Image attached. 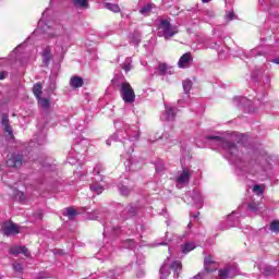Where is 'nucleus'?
<instances>
[{
	"label": "nucleus",
	"mask_w": 279,
	"mask_h": 279,
	"mask_svg": "<svg viewBox=\"0 0 279 279\" xmlns=\"http://www.w3.org/2000/svg\"><path fill=\"white\" fill-rule=\"evenodd\" d=\"M10 253L13 254L14 256L19 254H23L24 256H29V251L25 246H13L10 250Z\"/></svg>",
	"instance_id": "obj_10"
},
{
	"label": "nucleus",
	"mask_w": 279,
	"mask_h": 279,
	"mask_svg": "<svg viewBox=\"0 0 279 279\" xmlns=\"http://www.w3.org/2000/svg\"><path fill=\"white\" fill-rule=\"evenodd\" d=\"M44 64H49L51 61V47L47 46L41 52Z\"/></svg>",
	"instance_id": "obj_12"
},
{
	"label": "nucleus",
	"mask_w": 279,
	"mask_h": 279,
	"mask_svg": "<svg viewBox=\"0 0 279 279\" xmlns=\"http://www.w3.org/2000/svg\"><path fill=\"white\" fill-rule=\"evenodd\" d=\"M8 167H21L23 165V157L19 155H12L8 160H7Z\"/></svg>",
	"instance_id": "obj_8"
},
{
	"label": "nucleus",
	"mask_w": 279,
	"mask_h": 279,
	"mask_svg": "<svg viewBox=\"0 0 279 279\" xmlns=\"http://www.w3.org/2000/svg\"><path fill=\"white\" fill-rule=\"evenodd\" d=\"M161 121H175V108L166 106L165 112L161 116Z\"/></svg>",
	"instance_id": "obj_7"
},
{
	"label": "nucleus",
	"mask_w": 279,
	"mask_h": 279,
	"mask_svg": "<svg viewBox=\"0 0 279 279\" xmlns=\"http://www.w3.org/2000/svg\"><path fill=\"white\" fill-rule=\"evenodd\" d=\"M236 275V268L234 266H226L225 268L219 270V278L220 279H229L234 278Z\"/></svg>",
	"instance_id": "obj_5"
},
{
	"label": "nucleus",
	"mask_w": 279,
	"mask_h": 279,
	"mask_svg": "<svg viewBox=\"0 0 279 279\" xmlns=\"http://www.w3.org/2000/svg\"><path fill=\"white\" fill-rule=\"evenodd\" d=\"M33 93L36 97V99H40L43 95V85L40 83H37L33 86Z\"/></svg>",
	"instance_id": "obj_20"
},
{
	"label": "nucleus",
	"mask_w": 279,
	"mask_h": 279,
	"mask_svg": "<svg viewBox=\"0 0 279 279\" xmlns=\"http://www.w3.org/2000/svg\"><path fill=\"white\" fill-rule=\"evenodd\" d=\"M248 208H250L251 210H258V204H256V203H251V204L248 205Z\"/></svg>",
	"instance_id": "obj_39"
},
{
	"label": "nucleus",
	"mask_w": 279,
	"mask_h": 279,
	"mask_svg": "<svg viewBox=\"0 0 279 279\" xmlns=\"http://www.w3.org/2000/svg\"><path fill=\"white\" fill-rule=\"evenodd\" d=\"M191 180V170L183 169L177 177V186L178 189H184Z\"/></svg>",
	"instance_id": "obj_3"
},
{
	"label": "nucleus",
	"mask_w": 279,
	"mask_h": 279,
	"mask_svg": "<svg viewBox=\"0 0 279 279\" xmlns=\"http://www.w3.org/2000/svg\"><path fill=\"white\" fill-rule=\"evenodd\" d=\"M192 199H193L194 204H196V206H198V208H202V204L204 202V197H202V194L199 192L194 191Z\"/></svg>",
	"instance_id": "obj_16"
},
{
	"label": "nucleus",
	"mask_w": 279,
	"mask_h": 279,
	"mask_svg": "<svg viewBox=\"0 0 279 279\" xmlns=\"http://www.w3.org/2000/svg\"><path fill=\"white\" fill-rule=\"evenodd\" d=\"M210 265H215V259L213 258V256L208 255L204 259L205 270L213 271V269H209Z\"/></svg>",
	"instance_id": "obj_21"
},
{
	"label": "nucleus",
	"mask_w": 279,
	"mask_h": 279,
	"mask_svg": "<svg viewBox=\"0 0 279 279\" xmlns=\"http://www.w3.org/2000/svg\"><path fill=\"white\" fill-rule=\"evenodd\" d=\"M194 279H204V274L199 272L194 277Z\"/></svg>",
	"instance_id": "obj_41"
},
{
	"label": "nucleus",
	"mask_w": 279,
	"mask_h": 279,
	"mask_svg": "<svg viewBox=\"0 0 279 279\" xmlns=\"http://www.w3.org/2000/svg\"><path fill=\"white\" fill-rule=\"evenodd\" d=\"M120 93L124 104H134V101H136V94L134 93V88H132V85H130V83H121Z\"/></svg>",
	"instance_id": "obj_1"
},
{
	"label": "nucleus",
	"mask_w": 279,
	"mask_h": 279,
	"mask_svg": "<svg viewBox=\"0 0 279 279\" xmlns=\"http://www.w3.org/2000/svg\"><path fill=\"white\" fill-rule=\"evenodd\" d=\"M227 19H228V21H234V12L229 11L227 14Z\"/></svg>",
	"instance_id": "obj_38"
},
{
	"label": "nucleus",
	"mask_w": 279,
	"mask_h": 279,
	"mask_svg": "<svg viewBox=\"0 0 279 279\" xmlns=\"http://www.w3.org/2000/svg\"><path fill=\"white\" fill-rule=\"evenodd\" d=\"M122 69L123 71H125V73H129V71H132V59H126L122 65Z\"/></svg>",
	"instance_id": "obj_26"
},
{
	"label": "nucleus",
	"mask_w": 279,
	"mask_h": 279,
	"mask_svg": "<svg viewBox=\"0 0 279 279\" xmlns=\"http://www.w3.org/2000/svg\"><path fill=\"white\" fill-rule=\"evenodd\" d=\"M13 269H14V271L21 272V271H23V265H21L20 263H14Z\"/></svg>",
	"instance_id": "obj_35"
},
{
	"label": "nucleus",
	"mask_w": 279,
	"mask_h": 279,
	"mask_svg": "<svg viewBox=\"0 0 279 279\" xmlns=\"http://www.w3.org/2000/svg\"><path fill=\"white\" fill-rule=\"evenodd\" d=\"M178 276H180V274H179V272H177V278H178Z\"/></svg>",
	"instance_id": "obj_47"
},
{
	"label": "nucleus",
	"mask_w": 279,
	"mask_h": 279,
	"mask_svg": "<svg viewBox=\"0 0 279 279\" xmlns=\"http://www.w3.org/2000/svg\"><path fill=\"white\" fill-rule=\"evenodd\" d=\"M263 171H265V169L258 163L254 165L251 169V173H263Z\"/></svg>",
	"instance_id": "obj_31"
},
{
	"label": "nucleus",
	"mask_w": 279,
	"mask_h": 279,
	"mask_svg": "<svg viewBox=\"0 0 279 279\" xmlns=\"http://www.w3.org/2000/svg\"><path fill=\"white\" fill-rule=\"evenodd\" d=\"M159 71H160V73H162V75L173 74V69L171 66L167 65L166 63H161L159 65Z\"/></svg>",
	"instance_id": "obj_18"
},
{
	"label": "nucleus",
	"mask_w": 279,
	"mask_h": 279,
	"mask_svg": "<svg viewBox=\"0 0 279 279\" xmlns=\"http://www.w3.org/2000/svg\"><path fill=\"white\" fill-rule=\"evenodd\" d=\"M151 12V4H147L142 10H140V13L144 16H149V13Z\"/></svg>",
	"instance_id": "obj_29"
},
{
	"label": "nucleus",
	"mask_w": 279,
	"mask_h": 279,
	"mask_svg": "<svg viewBox=\"0 0 279 279\" xmlns=\"http://www.w3.org/2000/svg\"><path fill=\"white\" fill-rule=\"evenodd\" d=\"M107 145H110V140L107 141Z\"/></svg>",
	"instance_id": "obj_46"
},
{
	"label": "nucleus",
	"mask_w": 279,
	"mask_h": 279,
	"mask_svg": "<svg viewBox=\"0 0 279 279\" xmlns=\"http://www.w3.org/2000/svg\"><path fill=\"white\" fill-rule=\"evenodd\" d=\"M38 100V106H40V108H44V110H49L50 106H51V100L49 98H45V97H39L37 98Z\"/></svg>",
	"instance_id": "obj_15"
},
{
	"label": "nucleus",
	"mask_w": 279,
	"mask_h": 279,
	"mask_svg": "<svg viewBox=\"0 0 279 279\" xmlns=\"http://www.w3.org/2000/svg\"><path fill=\"white\" fill-rule=\"evenodd\" d=\"M65 217H69V219H73L75 215H77V211L74 208H66L64 211Z\"/></svg>",
	"instance_id": "obj_25"
},
{
	"label": "nucleus",
	"mask_w": 279,
	"mask_h": 279,
	"mask_svg": "<svg viewBox=\"0 0 279 279\" xmlns=\"http://www.w3.org/2000/svg\"><path fill=\"white\" fill-rule=\"evenodd\" d=\"M11 192H9L10 195H12L13 197H21L23 196V192L17 191L16 187H10Z\"/></svg>",
	"instance_id": "obj_30"
},
{
	"label": "nucleus",
	"mask_w": 279,
	"mask_h": 279,
	"mask_svg": "<svg viewBox=\"0 0 279 279\" xmlns=\"http://www.w3.org/2000/svg\"><path fill=\"white\" fill-rule=\"evenodd\" d=\"M191 88H193V82L191 80L183 81L184 93L186 94L191 93Z\"/></svg>",
	"instance_id": "obj_23"
},
{
	"label": "nucleus",
	"mask_w": 279,
	"mask_h": 279,
	"mask_svg": "<svg viewBox=\"0 0 279 279\" xmlns=\"http://www.w3.org/2000/svg\"><path fill=\"white\" fill-rule=\"evenodd\" d=\"M272 62H274L275 64H279V57L276 58V59H274Z\"/></svg>",
	"instance_id": "obj_42"
},
{
	"label": "nucleus",
	"mask_w": 279,
	"mask_h": 279,
	"mask_svg": "<svg viewBox=\"0 0 279 279\" xmlns=\"http://www.w3.org/2000/svg\"><path fill=\"white\" fill-rule=\"evenodd\" d=\"M74 8L78 10H88V0H72Z\"/></svg>",
	"instance_id": "obj_14"
},
{
	"label": "nucleus",
	"mask_w": 279,
	"mask_h": 279,
	"mask_svg": "<svg viewBox=\"0 0 279 279\" xmlns=\"http://www.w3.org/2000/svg\"><path fill=\"white\" fill-rule=\"evenodd\" d=\"M222 147L231 156H236V154H239V148L236 147V144H233L231 142H222Z\"/></svg>",
	"instance_id": "obj_9"
},
{
	"label": "nucleus",
	"mask_w": 279,
	"mask_h": 279,
	"mask_svg": "<svg viewBox=\"0 0 279 279\" xmlns=\"http://www.w3.org/2000/svg\"><path fill=\"white\" fill-rule=\"evenodd\" d=\"M70 85L72 88H82L84 86V80L80 76H73L70 80Z\"/></svg>",
	"instance_id": "obj_13"
},
{
	"label": "nucleus",
	"mask_w": 279,
	"mask_h": 279,
	"mask_svg": "<svg viewBox=\"0 0 279 279\" xmlns=\"http://www.w3.org/2000/svg\"><path fill=\"white\" fill-rule=\"evenodd\" d=\"M171 268L174 269V271H178V269H182V263H180V262H174V263L171 265Z\"/></svg>",
	"instance_id": "obj_34"
},
{
	"label": "nucleus",
	"mask_w": 279,
	"mask_h": 279,
	"mask_svg": "<svg viewBox=\"0 0 279 279\" xmlns=\"http://www.w3.org/2000/svg\"><path fill=\"white\" fill-rule=\"evenodd\" d=\"M62 36V33L56 32V33H49L50 38H59Z\"/></svg>",
	"instance_id": "obj_36"
},
{
	"label": "nucleus",
	"mask_w": 279,
	"mask_h": 279,
	"mask_svg": "<svg viewBox=\"0 0 279 279\" xmlns=\"http://www.w3.org/2000/svg\"><path fill=\"white\" fill-rule=\"evenodd\" d=\"M270 231L279 232V221L278 220H275L270 223Z\"/></svg>",
	"instance_id": "obj_33"
},
{
	"label": "nucleus",
	"mask_w": 279,
	"mask_h": 279,
	"mask_svg": "<svg viewBox=\"0 0 279 279\" xmlns=\"http://www.w3.org/2000/svg\"><path fill=\"white\" fill-rule=\"evenodd\" d=\"M102 167L101 166H97L95 169H94V174L95 175H99L102 171Z\"/></svg>",
	"instance_id": "obj_37"
},
{
	"label": "nucleus",
	"mask_w": 279,
	"mask_h": 279,
	"mask_svg": "<svg viewBox=\"0 0 279 279\" xmlns=\"http://www.w3.org/2000/svg\"><path fill=\"white\" fill-rule=\"evenodd\" d=\"M161 278H167L169 276V265L165 263L160 268Z\"/></svg>",
	"instance_id": "obj_27"
},
{
	"label": "nucleus",
	"mask_w": 279,
	"mask_h": 279,
	"mask_svg": "<svg viewBox=\"0 0 279 279\" xmlns=\"http://www.w3.org/2000/svg\"><path fill=\"white\" fill-rule=\"evenodd\" d=\"M203 3H210V0H202Z\"/></svg>",
	"instance_id": "obj_43"
},
{
	"label": "nucleus",
	"mask_w": 279,
	"mask_h": 279,
	"mask_svg": "<svg viewBox=\"0 0 279 279\" xmlns=\"http://www.w3.org/2000/svg\"><path fill=\"white\" fill-rule=\"evenodd\" d=\"M8 75V73L5 72H0V80H5V76Z\"/></svg>",
	"instance_id": "obj_40"
},
{
	"label": "nucleus",
	"mask_w": 279,
	"mask_h": 279,
	"mask_svg": "<svg viewBox=\"0 0 279 279\" xmlns=\"http://www.w3.org/2000/svg\"><path fill=\"white\" fill-rule=\"evenodd\" d=\"M210 138H216V141H221L219 137H210Z\"/></svg>",
	"instance_id": "obj_44"
},
{
	"label": "nucleus",
	"mask_w": 279,
	"mask_h": 279,
	"mask_svg": "<svg viewBox=\"0 0 279 279\" xmlns=\"http://www.w3.org/2000/svg\"><path fill=\"white\" fill-rule=\"evenodd\" d=\"M90 191H93L94 193H96V195H101V193H104V186L97 184V183H94L92 186H90Z\"/></svg>",
	"instance_id": "obj_22"
},
{
	"label": "nucleus",
	"mask_w": 279,
	"mask_h": 279,
	"mask_svg": "<svg viewBox=\"0 0 279 279\" xmlns=\"http://www.w3.org/2000/svg\"><path fill=\"white\" fill-rule=\"evenodd\" d=\"M2 128H3L7 136H9V138H12V126H10L8 116L2 117Z\"/></svg>",
	"instance_id": "obj_11"
},
{
	"label": "nucleus",
	"mask_w": 279,
	"mask_h": 279,
	"mask_svg": "<svg viewBox=\"0 0 279 279\" xmlns=\"http://www.w3.org/2000/svg\"><path fill=\"white\" fill-rule=\"evenodd\" d=\"M2 232L5 234V236H13L14 234H19V232H21V228H19L14 222H4L2 225Z\"/></svg>",
	"instance_id": "obj_4"
},
{
	"label": "nucleus",
	"mask_w": 279,
	"mask_h": 279,
	"mask_svg": "<svg viewBox=\"0 0 279 279\" xmlns=\"http://www.w3.org/2000/svg\"><path fill=\"white\" fill-rule=\"evenodd\" d=\"M195 247H196L195 242H187L181 246V250L183 254H189V252H193Z\"/></svg>",
	"instance_id": "obj_17"
},
{
	"label": "nucleus",
	"mask_w": 279,
	"mask_h": 279,
	"mask_svg": "<svg viewBox=\"0 0 279 279\" xmlns=\"http://www.w3.org/2000/svg\"><path fill=\"white\" fill-rule=\"evenodd\" d=\"M193 63V56L190 52L184 53L178 61L179 69H189Z\"/></svg>",
	"instance_id": "obj_6"
},
{
	"label": "nucleus",
	"mask_w": 279,
	"mask_h": 279,
	"mask_svg": "<svg viewBox=\"0 0 279 279\" xmlns=\"http://www.w3.org/2000/svg\"><path fill=\"white\" fill-rule=\"evenodd\" d=\"M51 90H56V85L52 86Z\"/></svg>",
	"instance_id": "obj_45"
},
{
	"label": "nucleus",
	"mask_w": 279,
	"mask_h": 279,
	"mask_svg": "<svg viewBox=\"0 0 279 279\" xmlns=\"http://www.w3.org/2000/svg\"><path fill=\"white\" fill-rule=\"evenodd\" d=\"M159 29V36H162L166 40L173 38V36L178 34V27L171 26V23H169L167 20L161 21Z\"/></svg>",
	"instance_id": "obj_2"
},
{
	"label": "nucleus",
	"mask_w": 279,
	"mask_h": 279,
	"mask_svg": "<svg viewBox=\"0 0 279 279\" xmlns=\"http://www.w3.org/2000/svg\"><path fill=\"white\" fill-rule=\"evenodd\" d=\"M253 193H255L256 195H263V193H265V185H254Z\"/></svg>",
	"instance_id": "obj_24"
},
{
	"label": "nucleus",
	"mask_w": 279,
	"mask_h": 279,
	"mask_svg": "<svg viewBox=\"0 0 279 279\" xmlns=\"http://www.w3.org/2000/svg\"><path fill=\"white\" fill-rule=\"evenodd\" d=\"M120 193L121 195H124V197H128V195H130V193H132V190H130V187L122 185L120 187Z\"/></svg>",
	"instance_id": "obj_32"
},
{
	"label": "nucleus",
	"mask_w": 279,
	"mask_h": 279,
	"mask_svg": "<svg viewBox=\"0 0 279 279\" xmlns=\"http://www.w3.org/2000/svg\"><path fill=\"white\" fill-rule=\"evenodd\" d=\"M104 8H106V10H110V12H114V13L121 12V8L119 7V4L106 2L104 3Z\"/></svg>",
	"instance_id": "obj_19"
},
{
	"label": "nucleus",
	"mask_w": 279,
	"mask_h": 279,
	"mask_svg": "<svg viewBox=\"0 0 279 279\" xmlns=\"http://www.w3.org/2000/svg\"><path fill=\"white\" fill-rule=\"evenodd\" d=\"M264 276H276V268L274 267H265L264 268Z\"/></svg>",
	"instance_id": "obj_28"
}]
</instances>
